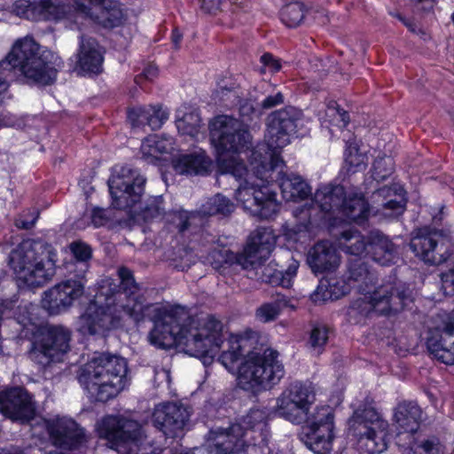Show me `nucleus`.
<instances>
[{"mask_svg":"<svg viewBox=\"0 0 454 454\" xmlns=\"http://www.w3.org/2000/svg\"><path fill=\"white\" fill-rule=\"evenodd\" d=\"M210 140L217 153V164L222 173H230L236 178L246 176L236 191V200L246 210L260 218H269L277 213L278 205L276 192L268 185L271 178L270 169L263 176L252 166L253 153L250 155V171L237 153L248 149L251 135L247 127L239 120L228 115L215 118L210 123Z\"/></svg>","mask_w":454,"mask_h":454,"instance_id":"nucleus-1","label":"nucleus"},{"mask_svg":"<svg viewBox=\"0 0 454 454\" xmlns=\"http://www.w3.org/2000/svg\"><path fill=\"white\" fill-rule=\"evenodd\" d=\"M152 321L154 326L148 339L160 348L176 346L192 356L213 357L224 340L223 325L218 318L209 314L191 316L180 306L162 308Z\"/></svg>","mask_w":454,"mask_h":454,"instance_id":"nucleus-2","label":"nucleus"},{"mask_svg":"<svg viewBox=\"0 0 454 454\" xmlns=\"http://www.w3.org/2000/svg\"><path fill=\"white\" fill-rule=\"evenodd\" d=\"M57 59L52 52L42 51L32 36L18 39L5 59L0 62V95L7 90L8 78L15 69L35 83H52L57 77Z\"/></svg>","mask_w":454,"mask_h":454,"instance_id":"nucleus-3","label":"nucleus"},{"mask_svg":"<svg viewBox=\"0 0 454 454\" xmlns=\"http://www.w3.org/2000/svg\"><path fill=\"white\" fill-rule=\"evenodd\" d=\"M127 372L128 363L123 357L102 353L79 369L77 379L91 398L104 403L124 389Z\"/></svg>","mask_w":454,"mask_h":454,"instance_id":"nucleus-4","label":"nucleus"},{"mask_svg":"<svg viewBox=\"0 0 454 454\" xmlns=\"http://www.w3.org/2000/svg\"><path fill=\"white\" fill-rule=\"evenodd\" d=\"M301 116V112L292 106L275 111L268 116L264 137L266 145L252 152V166L263 176H267L269 170L284 164L280 149L290 143V137L296 132Z\"/></svg>","mask_w":454,"mask_h":454,"instance_id":"nucleus-5","label":"nucleus"},{"mask_svg":"<svg viewBox=\"0 0 454 454\" xmlns=\"http://www.w3.org/2000/svg\"><path fill=\"white\" fill-rule=\"evenodd\" d=\"M56 253L43 240L27 239L10 255V266L18 281L30 287L41 286L54 274Z\"/></svg>","mask_w":454,"mask_h":454,"instance_id":"nucleus-6","label":"nucleus"},{"mask_svg":"<svg viewBox=\"0 0 454 454\" xmlns=\"http://www.w3.org/2000/svg\"><path fill=\"white\" fill-rule=\"evenodd\" d=\"M348 430L358 437L361 454H380L387 449L389 424L367 397L348 419Z\"/></svg>","mask_w":454,"mask_h":454,"instance_id":"nucleus-7","label":"nucleus"},{"mask_svg":"<svg viewBox=\"0 0 454 454\" xmlns=\"http://www.w3.org/2000/svg\"><path fill=\"white\" fill-rule=\"evenodd\" d=\"M284 374L278 351L267 348L262 354L249 352L239 369L238 384L245 390L267 389L278 384Z\"/></svg>","mask_w":454,"mask_h":454,"instance_id":"nucleus-8","label":"nucleus"},{"mask_svg":"<svg viewBox=\"0 0 454 454\" xmlns=\"http://www.w3.org/2000/svg\"><path fill=\"white\" fill-rule=\"evenodd\" d=\"M120 285L113 283L111 279H106L104 284L108 287L109 298L112 301L113 309H116V314L121 317V313H126L136 322L143 320L148 317L151 319L156 316L161 307L155 304L145 305L139 296L135 295L137 287L133 278L131 271L127 268L118 270Z\"/></svg>","mask_w":454,"mask_h":454,"instance_id":"nucleus-9","label":"nucleus"},{"mask_svg":"<svg viewBox=\"0 0 454 454\" xmlns=\"http://www.w3.org/2000/svg\"><path fill=\"white\" fill-rule=\"evenodd\" d=\"M316 401L311 383L295 381L286 387L276 399L277 416L296 425L305 423Z\"/></svg>","mask_w":454,"mask_h":454,"instance_id":"nucleus-10","label":"nucleus"},{"mask_svg":"<svg viewBox=\"0 0 454 454\" xmlns=\"http://www.w3.org/2000/svg\"><path fill=\"white\" fill-rule=\"evenodd\" d=\"M71 332L62 325H50L43 329L39 338L32 343L29 358L45 367L59 362L69 350Z\"/></svg>","mask_w":454,"mask_h":454,"instance_id":"nucleus-11","label":"nucleus"},{"mask_svg":"<svg viewBox=\"0 0 454 454\" xmlns=\"http://www.w3.org/2000/svg\"><path fill=\"white\" fill-rule=\"evenodd\" d=\"M301 440L315 454H329L334 438V414L330 406L317 407L308 415Z\"/></svg>","mask_w":454,"mask_h":454,"instance_id":"nucleus-12","label":"nucleus"},{"mask_svg":"<svg viewBox=\"0 0 454 454\" xmlns=\"http://www.w3.org/2000/svg\"><path fill=\"white\" fill-rule=\"evenodd\" d=\"M145 178L128 166L116 169L108 181L112 205L117 209L132 208L141 200L145 192Z\"/></svg>","mask_w":454,"mask_h":454,"instance_id":"nucleus-13","label":"nucleus"},{"mask_svg":"<svg viewBox=\"0 0 454 454\" xmlns=\"http://www.w3.org/2000/svg\"><path fill=\"white\" fill-rule=\"evenodd\" d=\"M410 247L418 257L434 265L445 262L452 254L450 237L442 230H419Z\"/></svg>","mask_w":454,"mask_h":454,"instance_id":"nucleus-14","label":"nucleus"},{"mask_svg":"<svg viewBox=\"0 0 454 454\" xmlns=\"http://www.w3.org/2000/svg\"><path fill=\"white\" fill-rule=\"evenodd\" d=\"M106 287L104 284L98 294V297H106V304L98 306L96 302H90L78 318V330L84 335L104 334L117 327L121 322V316L116 314V309L114 311L108 291H105Z\"/></svg>","mask_w":454,"mask_h":454,"instance_id":"nucleus-15","label":"nucleus"},{"mask_svg":"<svg viewBox=\"0 0 454 454\" xmlns=\"http://www.w3.org/2000/svg\"><path fill=\"white\" fill-rule=\"evenodd\" d=\"M85 279L69 278L62 281L43 293L42 307L50 315H59L67 311L79 300L85 290Z\"/></svg>","mask_w":454,"mask_h":454,"instance_id":"nucleus-16","label":"nucleus"},{"mask_svg":"<svg viewBox=\"0 0 454 454\" xmlns=\"http://www.w3.org/2000/svg\"><path fill=\"white\" fill-rule=\"evenodd\" d=\"M190 419L188 409L179 403L168 402L155 406L152 422L153 426L167 437H178Z\"/></svg>","mask_w":454,"mask_h":454,"instance_id":"nucleus-17","label":"nucleus"},{"mask_svg":"<svg viewBox=\"0 0 454 454\" xmlns=\"http://www.w3.org/2000/svg\"><path fill=\"white\" fill-rule=\"evenodd\" d=\"M275 243L276 236L271 228H257L250 235L243 252L235 256L236 262L245 270L260 264L269 257Z\"/></svg>","mask_w":454,"mask_h":454,"instance_id":"nucleus-18","label":"nucleus"},{"mask_svg":"<svg viewBox=\"0 0 454 454\" xmlns=\"http://www.w3.org/2000/svg\"><path fill=\"white\" fill-rule=\"evenodd\" d=\"M74 6L105 27H117L124 19L121 6L116 0H74Z\"/></svg>","mask_w":454,"mask_h":454,"instance_id":"nucleus-19","label":"nucleus"},{"mask_svg":"<svg viewBox=\"0 0 454 454\" xmlns=\"http://www.w3.org/2000/svg\"><path fill=\"white\" fill-rule=\"evenodd\" d=\"M367 294L374 313L386 316L402 310L409 298L405 288L391 282L376 287L372 292H367Z\"/></svg>","mask_w":454,"mask_h":454,"instance_id":"nucleus-20","label":"nucleus"},{"mask_svg":"<svg viewBox=\"0 0 454 454\" xmlns=\"http://www.w3.org/2000/svg\"><path fill=\"white\" fill-rule=\"evenodd\" d=\"M427 346L437 360L454 364V317H447L442 325L429 331Z\"/></svg>","mask_w":454,"mask_h":454,"instance_id":"nucleus-21","label":"nucleus"},{"mask_svg":"<svg viewBox=\"0 0 454 454\" xmlns=\"http://www.w3.org/2000/svg\"><path fill=\"white\" fill-rule=\"evenodd\" d=\"M0 412L12 420L25 423L34 418L35 406L26 390L14 387L0 393Z\"/></svg>","mask_w":454,"mask_h":454,"instance_id":"nucleus-22","label":"nucleus"},{"mask_svg":"<svg viewBox=\"0 0 454 454\" xmlns=\"http://www.w3.org/2000/svg\"><path fill=\"white\" fill-rule=\"evenodd\" d=\"M47 430L53 444L64 450H73L85 442V434L78 424L67 418L47 423Z\"/></svg>","mask_w":454,"mask_h":454,"instance_id":"nucleus-23","label":"nucleus"},{"mask_svg":"<svg viewBox=\"0 0 454 454\" xmlns=\"http://www.w3.org/2000/svg\"><path fill=\"white\" fill-rule=\"evenodd\" d=\"M307 263L315 274L333 272L340 264V255L333 243L322 240L308 251Z\"/></svg>","mask_w":454,"mask_h":454,"instance_id":"nucleus-24","label":"nucleus"},{"mask_svg":"<svg viewBox=\"0 0 454 454\" xmlns=\"http://www.w3.org/2000/svg\"><path fill=\"white\" fill-rule=\"evenodd\" d=\"M374 202L378 203L377 213L384 217H396L405 210L406 199L400 186H384L373 193Z\"/></svg>","mask_w":454,"mask_h":454,"instance_id":"nucleus-25","label":"nucleus"},{"mask_svg":"<svg viewBox=\"0 0 454 454\" xmlns=\"http://www.w3.org/2000/svg\"><path fill=\"white\" fill-rule=\"evenodd\" d=\"M104 51L92 37L82 35L77 52V67L83 74H98L102 70Z\"/></svg>","mask_w":454,"mask_h":454,"instance_id":"nucleus-26","label":"nucleus"},{"mask_svg":"<svg viewBox=\"0 0 454 454\" xmlns=\"http://www.w3.org/2000/svg\"><path fill=\"white\" fill-rule=\"evenodd\" d=\"M422 419L420 407L412 402H403L394 410L393 421L399 434L416 433Z\"/></svg>","mask_w":454,"mask_h":454,"instance_id":"nucleus-27","label":"nucleus"},{"mask_svg":"<svg viewBox=\"0 0 454 454\" xmlns=\"http://www.w3.org/2000/svg\"><path fill=\"white\" fill-rule=\"evenodd\" d=\"M262 263L249 267L256 270L255 274L262 282L286 288L292 286L293 278L296 276L299 268V262L296 260L293 259L286 270H278L271 264L262 265Z\"/></svg>","mask_w":454,"mask_h":454,"instance_id":"nucleus-28","label":"nucleus"},{"mask_svg":"<svg viewBox=\"0 0 454 454\" xmlns=\"http://www.w3.org/2000/svg\"><path fill=\"white\" fill-rule=\"evenodd\" d=\"M345 193V189L341 185H324L316 191L314 201L325 215H333L339 218Z\"/></svg>","mask_w":454,"mask_h":454,"instance_id":"nucleus-29","label":"nucleus"},{"mask_svg":"<svg viewBox=\"0 0 454 454\" xmlns=\"http://www.w3.org/2000/svg\"><path fill=\"white\" fill-rule=\"evenodd\" d=\"M14 9L19 16L28 20H46L55 13L56 6L52 0H18Z\"/></svg>","mask_w":454,"mask_h":454,"instance_id":"nucleus-30","label":"nucleus"},{"mask_svg":"<svg viewBox=\"0 0 454 454\" xmlns=\"http://www.w3.org/2000/svg\"><path fill=\"white\" fill-rule=\"evenodd\" d=\"M368 245L371 247L374 261L381 265L389 264L396 256L395 246L379 231L370 232Z\"/></svg>","mask_w":454,"mask_h":454,"instance_id":"nucleus-31","label":"nucleus"},{"mask_svg":"<svg viewBox=\"0 0 454 454\" xmlns=\"http://www.w3.org/2000/svg\"><path fill=\"white\" fill-rule=\"evenodd\" d=\"M173 150V139L171 137L152 135L143 140L141 153L148 162L153 163L161 155L170 153Z\"/></svg>","mask_w":454,"mask_h":454,"instance_id":"nucleus-32","label":"nucleus"},{"mask_svg":"<svg viewBox=\"0 0 454 454\" xmlns=\"http://www.w3.org/2000/svg\"><path fill=\"white\" fill-rule=\"evenodd\" d=\"M69 249L74 260L67 266L69 273H73L78 278L85 279L89 261L91 258V248L84 242L74 241L69 245Z\"/></svg>","mask_w":454,"mask_h":454,"instance_id":"nucleus-33","label":"nucleus"},{"mask_svg":"<svg viewBox=\"0 0 454 454\" xmlns=\"http://www.w3.org/2000/svg\"><path fill=\"white\" fill-rule=\"evenodd\" d=\"M279 186L283 198L289 201L302 200L311 192L307 182L297 175L283 176Z\"/></svg>","mask_w":454,"mask_h":454,"instance_id":"nucleus-34","label":"nucleus"},{"mask_svg":"<svg viewBox=\"0 0 454 454\" xmlns=\"http://www.w3.org/2000/svg\"><path fill=\"white\" fill-rule=\"evenodd\" d=\"M369 206L361 193H345L339 218L346 217L349 221L357 222L368 216Z\"/></svg>","mask_w":454,"mask_h":454,"instance_id":"nucleus-35","label":"nucleus"},{"mask_svg":"<svg viewBox=\"0 0 454 454\" xmlns=\"http://www.w3.org/2000/svg\"><path fill=\"white\" fill-rule=\"evenodd\" d=\"M210 164V160L204 154L183 155L176 161L175 170L181 175H204Z\"/></svg>","mask_w":454,"mask_h":454,"instance_id":"nucleus-36","label":"nucleus"},{"mask_svg":"<svg viewBox=\"0 0 454 454\" xmlns=\"http://www.w3.org/2000/svg\"><path fill=\"white\" fill-rule=\"evenodd\" d=\"M249 340L243 336L231 335L229 339L227 350L219 357L221 364L228 370L232 371L238 360L244 355L247 348H250Z\"/></svg>","mask_w":454,"mask_h":454,"instance_id":"nucleus-37","label":"nucleus"},{"mask_svg":"<svg viewBox=\"0 0 454 454\" xmlns=\"http://www.w3.org/2000/svg\"><path fill=\"white\" fill-rule=\"evenodd\" d=\"M234 210V204L226 197L216 194L208 199L198 210L201 221L208 216L230 215Z\"/></svg>","mask_w":454,"mask_h":454,"instance_id":"nucleus-38","label":"nucleus"},{"mask_svg":"<svg viewBox=\"0 0 454 454\" xmlns=\"http://www.w3.org/2000/svg\"><path fill=\"white\" fill-rule=\"evenodd\" d=\"M368 245L364 237L358 231L348 230L341 232L339 238V246L347 254L355 255L356 258H360Z\"/></svg>","mask_w":454,"mask_h":454,"instance_id":"nucleus-39","label":"nucleus"},{"mask_svg":"<svg viewBox=\"0 0 454 454\" xmlns=\"http://www.w3.org/2000/svg\"><path fill=\"white\" fill-rule=\"evenodd\" d=\"M307 8L303 3L292 2L284 5L280 11V19L288 27H296L304 20Z\"/></svg>","mask_w":454,"mask_h":454,"instance_id":"nucleus-40","label":"nucleus"},{"mask_svg":"<svg viewBox=\"0 0 454 454\" xmlns=\"http://www.w3.org/2000/svg\"><path fill=\"white\" fill-rule=\"evenodd\" d=\"M373 312L374 310L366 293L363 297H359L350 303L347 309V317L351 324H359Z\"/></svg>","mask_w":454,"mask_h":454,"instance_id":"nucleus-41","label":"nucleus"},{"mask_svg":"<svg viewBox=\"0 0 454 454\" xmlns=\"http://www.w3.org/2000/svg\"><path fill=\"white\" fill-rule=\"evenodd\" d=\"M345 162L348 166V171L355 173L366 168L368 157L365 153L360 151L355 141H348L345 153Z\"/></svg>","mask_w":454,"mask_h":454,"instance_id":"nucleus-42","label":"nucleus"},{"mask_svg":"<svg viewBox=\"0 0 454 454\" xmlns=\"http://www.w3.org/2000/svg\"><path fill=\"white\" fill-rule=\"evenodd\" d=\"M176 123L181 134L195 137L199 133L200 118L196 112L184 113L179 109L176 112Z\"/></svg>","mask_w":454,"mask_h":454,"instance_id":"nucleus-43","label":"nucleus"},{"mask_svg":"<svg viewBox=\"0 0 454 454\" xmlns=\"http://www.w3.org/2000/svg\"><path fill=\"white\" fill-rule=\"evenodd\" d=\"M168 259L170 264L178 270H185L194 263L192 252L184 247H176L168 253Z\"/></svg>","mask_w":454,"mask_h":454,"instance_id":"nucleus-44","label":"nucleus"},{"mask_svg":"<svg viewBox=\"0 0 454 454\" xmlns=\"http://www.w3.org/2000/svg\"><path fill=\"white\" fill-rule=\"evenodd\" d=\"M348 279L364 283L367 286L373 282L374 278L361 258H354L348 262Z\"/></svg>","mask_w":454,"mask_h":454,"instance_id":"nucleus-45","label":"nucleus"},{"mask_svg":"<svg viewBox=\"0 0 454 454\" xmlns=\"http://www.w3.org/2000/svg\"><path fill=\"white\" fill-rule=\"evenodd\" d=\"M284 306H286L284 299L263 303L256 309L255 316L257 319L263 323L273 321L277 318Z\"/></svg>","mask_w":454,"mask_h":454,"instance_id":"nucleus-46","label":"nucleus"},{"mask_svg":"<svg viewBox=\"0 0 454 454\" xmlns=\"http://www.w3.org/2000/svg\"><path fill=\"white\" fill-rule=\"evenodd\" d=\"M172 221L181 232L186 231L192 225H200L202 223L198 210L193 212L184 210L174 212Z\"/></svg>","mask_w":454,"mask_h":454,"instance_id":"nucleus-47","label":"nucleus"},{"mask_svg":"<svg viewBox=\"0 0 454 454\" xmlns=\"http://www.w3.org/2000/svg\"><path fill=\"white\" fill-rule=\"evenodd\" d=\"M394 171V160L391 157H378L372 166V176L377 181H383Z\"/></svg>","mask_w":454,"mask_h":454,"instance_id":"nucleus-48","label":"nucleus"},{"mask_svg":"<svg viewBox=\"0 0 454 454\" xmlns=\"http://www.w3.org/2000/svg\"><path fill=\"white\" fill-rule=\"evenodd\" d=\"M267 416L262 410L252 409L242 419L243 429L247 434V430L262 429L266 424Z\"/></svg>","mask_w":454,"mask_h":454,"instance_id":"nucleus-49","label":"nucleus"},{"mask_svg":"<svg viewBox=\"0 0 454 454\" xmlns=\"http://www.w3.org/2000/svg\"><path fill=\"white\" fill-rule=\"evenodd\" d=\"M325 115L329 118V122L340 128H345L349 122L348 112L340 108L335 101L329 102Z\"/></svg>","mask_w":454,"mask_h":454,"instance_id":"nucleus-50","label":"nucleus"},{"mask_svg":"<svg viewBox=\"0 0 454 454\" xmlns=\"http://www.w3.org/2000/svg\"><path fill=\"white\" fill-rule=\"evenodd\" d=\"M344 294L343 291L338 289L336 285L321 284L312 294L311 299L315 302L325 301L328 300H337Z\"/></svg>","mask_w":454,"mask_h":454,"instance_id":"nucleus-51","label":"nucleus"},{"mask_svg":"<svg viewBox=\"0 0 454 454\" xmlns=\"http://www.w3.org/2000/svg\"><path fill=\"white\" fill-rule=\"evenodd\" d=\"M164 214L163 199L161 196L150 198L141 209V215L145 221L158 218Z\"/></svg>","mask_w":454,"mask_h":454,"instance_id":"nucleus-52","label":"nucleus"},{"mask_svg":"<svg viewBox=\"0 0 454 454\" xmlns=\"http://www.w3.org/2000/svg\"><path fill=\"white\" fill-rule=\"evenodd\" d=\"M328 340V329L325 325H316L313 327L309 336V345L315 350L319 349L325 345Z\"/></svg>","mask_w":454,"mask_h":454,"instance_id":"nucleus-53","label":"nucleus"},{"mask_svg":"<svg viewBox=\"0 0 454 454\" xmlns=\"http://www.w3.org/2000/svg\"><path fill=\"white\" fill-rule=\"evenodd\" d=\"M148 110L150 114L147 117V125L151 127L152 129H160L168 119V113L163 111L160 106H148Z\"/></svg>","mask_w":454,"mask_h":454,"instance_id":"nucleus-54","label":"nucleus"},{"mask_svg":"<svg viewBox=\"0 0 454 454\" xmlns=\"http://www.w3.org/2000/svg\"><path fill=\"white\" fill-rule=\"evenodd\" d=\"M149 114L148 106H134L128 110V120L132 127H139L147 124Z\"/></svg>","mask_w":454,"mask_h":454,"instance_id":"nucleus-55","label":"nucleus"},{"mask_svg":"<svg viewBox=\"0 0 454 454\" xmlns=\"http://www.w3.org/2000/svg\"><path fill=\"white\" fill-rule=\"evenodd\" d=\"M413 450L419 454H444L443 446L437 439H427L418 444Z\"/></svg>","mask_w":454,"mask_h":454,"instance_id":"nucleus-56","label":"nucleus"},{"mask_svg":"<svg viewBox=\"0 0 454 454\" xmlns=\"http://www.w3.org/2000/svg\"><path fill=\"white\" fill-rule=\"evenodd\" d=\"M262 67L260 69L262 74L266 72L276 73L280 70L281 64L278 59H275L271 54L265 53L261 57Z\"/></svg>","mask_w":454,"mask_h":454,"instance_id":"nucleus-57","label":"nucleus"},{"mask_svg":"<svg viewBox=\"0 0 454 454\" xmlns=\"http://www.w3.org/2000/svg\"><path fill=\"white\" fill-rule=\"evenodd\" d=\"M91 223L95 227L105 225L110 219L106 210L100 207H94L90 213Z\"/></svg>","mask_w":454,"mask_h":454,"instance_id":"nucleus-58","label":"nucleus"},{"mask_svg":"<svg viewBox=\"0 0 454 454\" xmlns=\"http://www.w3.org/2000/svg\"><path fill=\"white\" fill-rule=\"evenodd\" d=\"M442 287L446 294L454 293V267L441 274Z\"/></svg>","mask_w":454,"mask_h":454,"instance_id":"nucleus-59","label":"nucleus"},{"mask_svg":"<svg viewBox=\"0 0 454 454\" xmlns=\"http://www.w3.org/2000/svg\"><path fill=\"white\" fill-rule=\"evenodd\" d=\"M284 102V96L281 92H278L275 95H270L265 98L261 104L262 108L270 109L276 106H278Z\"/></svg>","mask_w":454,"mask_h":454,"instance_id":"nucleus-60","label":"nucleus"},{"mask_svg":"<svg viewBox=\"0 0 454 454\" xmlns=\"http://www.w3.org/2000/svg\"><path fill=\"white\" fill-rule=\"evenodd\" d=\"M218 87L219 88L217 90V93H219L222 96V98H223L224 96H228V99H230L231 97H233L234 98H239L237 92L238 86H236L235 84H231L230 87H228L227 83H224L223 82L218 84Z\"/></svg>","mask_w":454,"mask_h":454,"instance_id":"nucleus-61","label":"nucleus"},{"mask_svg":"<svg viewBox=\"0 0 454 454\" xmlns=\"http://www.w3.org/2000/svg\"><path fill=\"white\" fill-rule=\"evenodd\" d=\"M238 103L239 104V112L242 116H250L260 106L258 103L250 100H244L242 102L238 100Z\"/></svg>","mask_w":454,"mask_h":454,"instance_id":"nucleus-62","label":"nucleus"},{"mask_svg":"<svg viewBox=\"0 0 454 454\" xmlns=\"http://www.w3.org/2000/svg\"><path fill=\"white\" fill-rule=\"evenodd\" d=\"M38 217V213H35L31 220H25L22 217L16 219L15 225L20 229L28 230L31 229Z\"/></svg>","mask_w":454,"mask_h":454,"instance_id":"nucleus-63","label":"nucleus"},{"mask_svg":"<svg viewBox=\"0 0 454 454\" xmlns=\"http://www.w3.org/2000/svg\"><path fill=\"white\" fill-rule=\"evenodd\" d=\"M157 74L158 69L153 66L147 67L143 72L144 77L147 80H153L154 77L157 76Z\"/></svg>","mask_w":454,"mask_h":454,"instance_id":"nucleus-64","label":"nucleus"}]
</instances>
